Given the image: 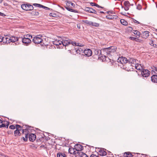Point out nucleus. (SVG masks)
Instances as JSON below:
<instances>
[{
    "mask_svg": "<svg viewBox=\"0 0 157 157\" xmlns=\"http://www.w3.org/2000/svg\"><path fill=\"white\" fill-rule=\"evenodd\" d=\"M62 41L63 42V45H64L66 49H67L68 51H71V50H72V48H70L71 47L74 48V46H80L79 45L78 43L73 42L71 40H69L68 38L65 37H63Z\"/></svg>",
    "mask_w": 157,
    "mask_h": 157,
    "instance_id": "f257e3e1",
    "label": "nucleus"
},
{
    "mask_svg": "<svg viewBox=\"0 0 157 157\" xmlns=\"http://www.w3.org/2000/svg\"><path fill=\"white\" fill-rule=\"evenodd\" d=\"M67 6H65L64 7L68 11L78 13V11L77 10H75L72 9L73 8L75 7V5L73 3L67 0L65 1Z\"/></svg>",
    "mask_w": 157,
    "mask_h": 157,
    "instance_id": "f03ea898",
    "label": "nucleus"
},
{
    "mask_svg": "<svg viewBox=\"0 0 157 157\" xmlns=\"http://www.w3.org/2000/svg\"><path fill=\"white\" fill-rule=\"evenodd\" d=\"M21 6L23 10L26 11H32L34 8L33 5L27 2H25V3L22 4Z\"/></svg>",
    "mask_w": 157,
    "mask_h": 157,
    "instance_id": "7ed1b4c3",
    "label": "nucleus"
},
{
    "mask_svg": "<svg viewBox=\"0 0 157 157\" xmlns=\"http://www.w3.org/2000/svg\"><path fill=\"white\" fill-rule=\"evenodd\" d=\"M117 48L115 46H111L109 48H104L103 49V50L106 52L107 55H109L111 53L114 52L116 51Z\"/></svg>",
    "mask_w": 157,
    "mask_h": 157,
    "instance_id": "20e7f679",
    "label": "nucleus"
},
{
    "mask_svg": "<svg viewBox=\"0 0 157 157\" xmlns=\"http://www.w3.org/2000/svg\"><path fill=\"white\" fill-rule=\"evenodd\" d=\"M42 36L37 35L34 37L33 39V41L36 44L41 43L43 40L41 38Z\"/></svg>",
    "mask_w": 157,
    "mask_h": 157,
    "instance_id": "39448f33",
    "label": "nucleus"
},
{
    "mask_svg": "<svg viewBox=\"0 0 157 157\" xmlns=\"http://www.w3.org/2000/svg\"><path fill=\"white\" fill-rule=\"evenodd\" d=\"M53 44L56 45L57 48H62L64 45H63V42L62 41L55 40L53 42Z\"/></svg>",
    "mask_w": 157,
    "mask_h": 157,
    "instance_id": "423d86ee",
    "label": "nucleus"
},
{
    "mask_svg": "<svg viewBox=\"0 0 157 157\" xmlns=\"http://www.w3.org/2000/svg\"><path fill=\"white\" fill-rule=\"evenodd\" d=\"M128 63L131 64V66L132 67H134V65L137 63H139V61L137 60L134 59L132 58H129L128 59Z\"/></svg>",
    "mask_w": 157,
    "mask_h": 157,
    "instance_id": "0eeeda50",
    "label": "nucleus"
},
{
    "mask_svg": "<svg viewBox=\"0 0 157 157\" xmlns=\"http://www.w3.org/2000/svg\"><path fill=\"white\" fill-rule=\"evenodd\" d=\"M31 127L28 126L25 128L22 129V133L25 135V137H27V139L29 137V135H30V131H29V128Z\"/></svg>",
    "mask_w": 157,
    "mask_h": 157,
    "instance_id": "6e6552de",
    "label": "nucleus"
},
{
    "mask_svg": "<svg viewBox=\"0 0 157 157\" xmlns=\"http://www.w3.org/2000/svg\"><path fill=\"white\" fill-rule=\"evenodd\" d=\"M84 11L89 13H94L98 15L97 11H96L94 9L88 7H85L83 9Z\"/></svg>",
    "mask_w": 157,
    "mask_h": 157,
    "instance_id": "1a4fd4ad",
    "label": "nucleus"
},
{
    "mask_svg": "<svg viewBox=\"0 0 157 157\" xmlns=\"http://www.w3.org/2000/svg\"><path fill=\"white\" fill-rule=\"evenodd\" d=\"M117 61L122 64L128 63V59L125 57H121L118 59Z\"/></svg>",
    "mask_w": 157,
    "mask_h": 157,
    "instance_id": "9d476101",
    "label": "nucleus"
},
{
    "mask_svg": "<svg viewBox=\"0 0 157 157\" xmlns=\"http://www.w3.org/2000/svg\"><path fill=\"white\" fill-rule=\"evenodd\" d=\"M94 54L97 56V58L99 59L100 58L101 59V57L103 58V56H100L101 55V51L100 49L98 48H96L94 49Z\"/></svg>",
    "mask_w": 157,
    "mask_h": 157,
    "instance_id": "9b49d317",
    "label": "nucleus"
},
{
    "mask_svg": "<svg viewBox=\"0 0 157 157\" xmlns=\"http://www.w3.org/2000/svg\"><path fill=\"white\" fill-rule=\"evenodd\" d=\"M141 72L142 76L145 77L149 76L150 73V71L147 69H143Z\"/></svg>",
    "mask_w": 157,
    "mask_h": 157,
    "instance_id": "f8f14e48",
    "label": "nucleus"
},
{
    "mask_svg": "<svg viewBox=\"0 0 157 157\" xmlns=\"http://www.w3.org/2000/svg\"><path fill=\"white\" fill-rule=\"evenodd\" d=\"M74 147L77 152H81V151L83 149V146L78 144L75 145Z\"/></svg>",
    "mask_w": 157,
    "mask_h": 157,
    "instance_id": "ddd939ff",
    "label": "nucleus"
},
{
    "mask_svg": "<svg viewBox=\"0 0 157 157\" xmlns=\"http://www.w3.org/2000/svg\"><path fill=\"white\" fill-rule=\"evenodd\" d=\"M84 54L88 57L92 55V52L90 49H85L83 52Z\"/></svg>",
    "mask_w": 157,
    "mask_h": 157,
    "instance_id": "4468645a",
    "label": "nucleus"
},
{
    "mask_svg": "<svg viewBox=\"0 0 157 157\" xmlns=\"http://www.w3.org/2000/svg\"><path fill=\"white\" fill-rule=\"evenodd\" d=\"M72 50L74 51L75 50V52L77 53H78L79 54H81L83 52L84 50L82 49V48L80 47H78V49H77V48H72V47H71L70 48H72Z\"/></svg>",
    "mask_w": 157,
    "mask_h": 157,
    "instance_id": "2eb2a0df",
    "label": "nucleus"
},
{
    "mask_svg": "<svg viewBox=\"0 0 157 157\" xmlns=\"http://www.w3.org/2000/svg\"><path fill=\"white\" fill-rule=\"evenodd\" d=\"M33 6L36 7H37L39 8H42L44 9H45L46 10H50L51 9L43 6L40 4H38V3H33Z\"/></svg>",
    "mask_w": 157,
    "mask_h": 157,
    "instance_id": "dca6fc26",
    "label": "nucleus"
},
{
    "mask_svg": "<svg viewBox=\"0 0 157 157\" xmlns=\"http://www.w3.org/2000/svg\"><path fill=\"white\" fill-rule=\"evenodd\" d=\"M98 149L99 150H98V151L99 154L101 156H105L106 155L107 153L105 151L106 149L102 148H98Z\"/></svg>",
    "mask_w": 157,
    "mask_h": 157,
    "instance_id": "f3484780",
    "label": "nucleus"
},
{
    "mask_svg": "<svg viewBox=\"0 0 157 157\" xmlns=\"http://www.w3.org/2000/svg\"><path fill=\"white\" fill-rule=\"evenodd\" d=\"M22 40L23 43L25 44L26 45H28V44H29L31 42L30 39L27 38H23Z\"/></svg>",
    "mask_w": 157,
    "mask_h": 157,
    "instance_id": "a211bd4d",
    "label": "nucleus"
},
{
    "mask_svg": "<svg viewBox=\"0 0 157 157\" xmlns=\"http://www.w3.org/2000/svg\"><path fill=\"white\" fill-rule=\"evenodd\" d=\"M149 32L146 31L143 32L142 34V37L146 39L149 36Z\"/></svg>",
    "mask_w": 157,
    "mask_h": 157,
    "instance_id": "6ab92c4d",
    "label": "nucleus"
},
{
    "mask_svg": "<svg viewBox=\"0 0 157 157\" xmlns=\"http://www.w3.org/2000/svg\"><path fill=\"white\" fill-rule=\"evenodd\" d=\"M75 148H73L72 147H71L70 148H69L68 151L71 154H74V155H77L78 154L77 153V152L75 150Z\"/></svg>",
    "mask_w": 157,
    "mask_h": 157,
    "instance_id": "aec40b11",
    "label": "nucleus"
},
{
    "mask_svg": "<svg viewBox=\"0 0 157 157\" xmlns=\"http://www.w3.org/2000/svg\"><path fill=\"white\" fill-rule=\"evenodd\" d=\"M36 138V136L34 134L31 133L30 135H29V140L31 141H33Z\"/></svg>",
    "mask_w": 157,
    "mask_h": 157,
    "instance_id": "412c9836",
    "label": "nucleus"
},
{
    "mask_svg": "<svg viewBox=\"0 0 157 157\" xmlns=\"http://www.w3.org/2000/svg\"><path fill=\"white\" fill-rule=\"evenodd\" d=\"M28 126L26 125H23L22 126H21L18 124H16V130H20V131H21V130H22V129L21 128H25L27 127Z\"/></svg>",
    "mask_w": 157,
    "mask_h": 157,
    "instance_id": "4be33fe9",
    "label": "nucleus"
},
{
    "mask_svg": "<svg viewBox=\"0 0 157 157\" xmlns=\"http://www.w3.org/2000/svg\"><path fill=\"white\" fill-rule=\"evenodd\" d=\"M134 66V67L137 70L141 71L143 69V67H141L140 64H139V63H136V64H135Z\"/></svg>",
    "mask_w": 157,
    "mask_h": 157,
    "instance_id": "5701e85b",
    "label": "nucleus"
},
{
    "mask_svg": "<svg viewBox=\"0 0 157 157\" xmlns=\"http://www.w3.org/2000/svg\"><path fill=\"white\" fill-rule=\"evenodd\" d=\"M118 17L116 15H109L106 16V18L107 19H116Z\"/></svg>",
    "mask_w": 157,
    "mask_h": 157,
    "instance_id": "b1692460",
    "label": "nucleus"
},
{
    "mask_svg": "<svg viewBox=\"0 0 157 157\" xmlns=\"http://www.w3.org/2000/svg\"><path fill=\"white\" fill-rule=\"evenodd\" d=\"M151 80L153 82H157V75H153L151 77Z\"/></svg>",
    "mask_w": 157,
    "mask_h": 157,
    "instance_id": "393cba45",
    "label": "nucleus"
},
{
    "mask_svg": "<svg viewBox=\"0 0 157 157\" xmlns=\"http://www.w3.org/2000/svg\"><path fill=\"white\" fill-rule=\"evenodd\" d=\"M19 38L15 36H12L11 37H10V42H14L18 40Z\"/></svg>",
    "mask_w": 157,
    "mask_h": 157,
    "instance_id": "a878e982",
    "label": "nucleus"
},
{
    "mask_svg": "<svg viewBox=\"0 0 157 157\" xmlns=\"http://www.w3.org/2000/svg\"><path fill=\"white\" fill-rule=\"evenodd\" d=\"M131 31L136 35V37H140V32L137 30H131Z\"/></svg>",
    "mask_w": 157,
    "mask_h": 157,
    "instance_id": "bb28decb",
    "label": "nucleus"
},
{
    "mask_svg": "<svg viewBox=\"0 0 157 157\" xmlns=\"http://www.w3.org/2000/svg\"><path fill=\"white\" fill-rule=\"evenodd\" d=\"M133 156V155L130 152H125L124 154V157H132Z\"/></svg>",
    "mask_w": 157,
    "mask_h": 157,
    "instance_id": "cd10ccee",
    "label": "nucleus"
},
{
    "mask_svg": "<svg viewBox=\"0 0 157 157\" xmlns=\"http://www.w3.org/2000/svg\"><path fill=\"white\" fill-rule=\"evenodd\" d=\"M77 153L80 157H88L86 154L82 152H77Z\"/></svg>",
    "mask_w": 157,
    "mask_h": 157,
    "instance_id": "c85d7f7f",
    "label": "nucleus"
},
{
    "mask_svg": "<svg viewBox=\"0 0 157 157\" xmlns=\"http://www.w3.org/2000/svg\"><path fill=\"white\" fill-rule=\"evenodd\" d=\"M33 11L30 13L32 16H38L39 13L36 10H33Z\"/></svg>",
    "mask_w": 157,
    "mask_h": 157,
    "instance_id": "c756f323",
    "label": "nucleus"
},
{
    "mask_svg": "<svg viewBox=\"0 0 157 157\" xmlns=\"http://www.w3.org/2000/svg\"><path fill=\"white\" fill-rule=\"evenodd\" d=\"M90 5L92 6H96L99 8L103 9L104 8L103 7H102L101 6H100L98 5L97 4L95 3L94 2H90Z\"/></svg>",
    "mask_w": 157,
    "mask_h": 157,
    "instance_id": "7c9ffc66",
    "label": "nucleus"
},
{
    "mask_svg": "<svg viewBox=\"0 0 157 157\" xmlns=\"http://www.w3.org/2000/svg\"><path fill=\"white\" fill-rule=\"evenodd\" d=\"M57 157H66V155L63 153L59 152L57 155Z\"/></svg>",
    "mask_w": 157,
    "mask_h": 157,
    "instance_id": "2f4dec72",
    "label": "nucleus"
},
{
    "mask_svg": "<svg viewBox=\"0 0 157 157\" xmlns=\"http://www.w3.org/2000/svg\"><path fill=\"white\" fill-rule=\"evenodd\" d=\"M20 131V130H16L14 131V134L15 136H20L21 134Z\"/></svg>",
    "mask_w": 157,
    "mask_h": 157,
    "instance_id": "473e14b6",
    "label": "nucleus"
},
{
    "mask_svg": "<svg viewBox=\"0 0 157 157\" xmlns=\"http://www.w3.org/2000/svg\"><path fill=\"white\" fill-rule=\"evenodd\" d=\"M120 22L123 25H128V22L124 19H121Z\"/></svg>",
    "mask_w": 157,
    "mask_h": 157,
    "instance_id": "72a5a7b5",
    "label": "nucleus"
},
{
    "mask_svg": "<svg viewBox=\"0 0 157 157\" xmlns=\"http://www.w3.org/2000/svg\"><path fill=\"white\" fill-rule=\"evenodd\" d=\"M82 22L88 25H91V21L87 20H83Z\"/></svg>",
    "mask_w": 157,
    "mask_h": 157,
    "instance_id": "f704fd0d",
    "label": "nucleus"
},
{
    "mask_svg": "<svg viewBox=\"0 0 157 157\" xmlns=\"http://www.w3.org/2000/svg\"><path fill=\"white\" fill-rule=\"evenodd\" d=\"M4 38H5V40L3 41V42H6V43L8 44L10 43V40H9L10 39V38H8L6 37H4Z\"/></svg>",
    "mask_w": 157,
    "mask_h": 157,
    "instance_id": "c9c22d12",
    "label": "nucleus"
},
{
    "mask_svg": "<svg viewBox=\"0 0 157 157\" xmlns=\"http://www.w3.org/2000/svg\"><path fill=\"white\" fill-rule=\"evenodd\" d=\"M3 121L0 119V128L2 127H6L5 124H3Z\"/></svg>",
    "mask_w": 157,
    "mask_h": 157,
    "instance_id": "e433bc0d",
    "label": "nucleus"
},
{
    "mask_svg": "<svg viewBox=\"0 0 157 157\" xmlns=\"http://www.w3.org/2000/svg\"><path fill=\"white\" fill-rule=\"evenodd\" d=\"M124 6H130L131 5L130 3L128 1H125L124 2Z\"/></svg>",
    "mask_w": 157,
    "mask_h": 157,
    "instance_id": "4c0bfd02",
    "label": "nucleus"
},
{
    "mask_svg": "<svg viewBox=\"0 0 157 157\" xmlns=\"http://www.w3.org/2000/svg\"><path fill=\"white\" fill-rule=\"evenodd\" d=\"M91 25L95 27H98L99 26V24L96 22H91Z\"/></svg>",
    "mask_w": 157,
    "mask_h": 157,
    "instance_id": "58836bf2",
    "label": "nucleus"
},
{
    "mask_svg": "<svg viewBox=\"0 0 157 157\" xmlns=\"http://www.w3.org/2000/svg\"><path fill=\"white\" fill-rule=\"evenodd\" d=\"M154 41L153 40H151L150 42L149 43V44L151 46H153L154 47H156L157 46V45L154 44Z\"/></svg>",
    "mask_w": 157,
    "mask_h": 157,
    "instance_id": "ea45409f",
    "label": "nucleus"
},
{
    "mask_svg": "<svg viewBox=\"0 0 157 157\" xmlns=\"http://www.w3.org/2000/svg\"><path fill=\"white\" fill-rule=\"evenodd\" d=\"M24 38H29L30 39H32V35H29V34H27L26 35H25L24 36Z\"/></svg>",
    "mask_w": 157,
    "mask_h": 157,
    "instance_id": "a19ab883",
    "label": "nucleus"
},
{
    "mask_svg": "<svg viewBox=\"0 0 157 157\" xmlns=\"http://www.w3.org/2000/svg\"><path fill=\"white\" fill-rule=\"evenodd\" d=\"M142 7L141 5L140 4H138L136 7V9L138 10H140L142 9Z\"/></svg>",
    "mask_w": 157,
    "mask_h": 157,
    "instance_id": "79ce46f5",
    "label": "nucleus"
},
{
    "mask_svg": "<svg viewBox=\"0 0 157 157\" xmlns=\"http://www.w3.org/2000/svg\"><path fill=\"white\" fill-rule=\"evenodd\" d=\"M9 128L11 129H14L16 128V125L14 126V125H10L9 126Z\"/></svg>",
    "mask_w": 157,
    "mask_h": 157,
    "instance_id": "37998d69",
    "label": "nucleus"
},
{
    "mask_svg": "<svg viewBox=\"0 0 157 157\" xmlns=\"http://www.w3.org/2000/svg\"><path fill=\"white\" fill-rule=\"evenodd\" d=\"M5 40V38L4 37H2V36H0V42H1Z\"/></svg>",
    "mask_w": 157,
    "mask_h": 157,
    "instance_id": "c03bdc74",
    "label": "nucleus"
},
{
    "mask_svg": "<svg viewBox=\"0 0 157 157\" xmlns=\"http://www.w3.org/2000/svg\"><path fill=\"white\" fill-rule=\"evenodd\" d=\"M40 148H43L44 149H46L47 147L46 146V145H41L40 146Z\"/></svg>",
    "mask_w": 157,
    "mask_h": 157,
    "instance_id": "a18cd8bd",
    "label": "nucleus"
},
{
    "mask_svg": "<svg viewBox=\"0 0 157 157\" xmlns=\"http://www.w3.org/2000/svg\"><path fill=\"white\" fill-rule=\"evenodd\" d=\"M138 37H136V38H135V41L136 42H141V40H140V39L138 38Z\"/></svg>",
    "mask_w": 157,
    "mask_h": 157,
    "instance_id": "49530a36",
    "label": "nucleus"
},
{
    "mask_svg": "<svg viewBox=\"0 0 157 157\" xmlns=\"http://www.w3.org/2000/svg\"><path fill=\"white\" fill-rule=\"evenodd\" d=\"M7 133L8 134H13V132L12 130H9L7 132Z\"/></svg>",
    "mask_w": 157,
    "mask_h": 157,
    "instance_id": "de8ad7c7",
    "label": "nucleus"
},
{
    "mask_svg": "<svg viewBox=\"0 0 157 157\" xmlns=\"http://www.w3.org/2000/svg\"><path fill=\"white\" fill-rule=\"evenodd\" d=\"M49 15L50 16H51V17H55V16L56 15V14L55 13H51L49 14Z\"/></svg>",
    "mask_w": 157,
    "mask_h": 157,
    "instance_id": "09e8293b",
    "label": "nucleus"
},
{
    "mask_svg": "<svg viewBox=\"0 0 157 157\" xmlns=\"http://www.w3.org/2000/svg\"><path fill=\"white\" fill-rule=\"evenodd\" d=\"M0 155L2 156V157H8L7 155H5L1 152H0Z\"/></svg>",
    "mask_w": 157,
    "mask_h": 157,
    "instance_id": "8fccbe9b",
    "label": "nucleus"
},
{
    "mask_svg": "<svg viewBox=\"0 0 157 157\" xmlns=\"http://www.w3.org/2000/svg\"><path fill=\"white\" fill-rule=\"evenodd\" d=\"M136 37H133L132 36H130L129 37V39L132 40H134L135 41Z\"/></svg>",
    "mask_w": 157,
    "mask_h": 157,
    "instance_id": "3c124183",
    "label": "nucleus"
},
{
    "mask_svg": "<svg viewBox=\"0 0 157 157\" xmlns=\"http://www.w3.org/2000/svg\"><path fill=\"white\" fill-rule=\"evenodd\" d=\"M125 6V7H124V10L125 11H127L129 10V6Z\"/></svg>",
    "mask_w": 157,
    "mask_h": 157,
    "instance_id": "603ef678",
    "label": "nucleus"
},
{
    "mask_svg": "<svg viewBox=\"0 0 157 157\" xmlns=\"http://www.w3.org/2000/svg\"><path fill=\"white\" fill-rule=\"evenodd\" d=\"M23 139L24 141H27V137H23L21 138V139Z\"/></svg>",
    "mask_w": 157,
    "mask_h": 157,
    "instance_id": "864d4df0",
    "label": "nucleus"
},
{
    "mask_svg": "<svg viewBox=\"0 0 157 157\" xmlns=\"http://www.w3.org/2000/svg\"><path fill=\"white\" fill-rule=\"evenodd\" d=\"M133 22L135 23H137V24H140V23L139 21H138L136 20L133 19Z\"/></svg>",
    "mask_w": 157,
    "mask_h": 157,
    "instance_id": "5fc2aeb1",
    "label": "nucleus"
},
{
    "mask_svg": "<svg viewBox=\"0 0 157 157\" xmlns=\"http://www.w3.org/2000/svg\"><path fill=\"white\" fill-rule=\"evenodd\" d=\"M90 157H98V156L92 154L91 155Z\"/></svg>",
    "mask_w": 157,
    "mask_h": 157,
    "instance_id": "6e6d98bb",
    "label": "nucleus"
},
{
    "mask_svg": "<svg viewBox=\"0 0 157 157\" xmlns=\"http://www.w3.org/2000/svg\"><path fill=\"white\" fill-rule=\"evenodd\" d=\"M9 125V122H7L6 123V124H5V125L6 126V127H5L6 128H8V126Z\"/></svg>",
    "mask_w": 157,
    "mask_h": 157,
    "instance_id": "4d7b16f0",
    "label": "nucleus"
},
{
    "mask_svg": "<svg viewBox=\"0 0 157 157\" xmlns=\"http://www.w3.org/2000/svg\"><path fill=\"white\" fill-rule=\"evenodd\" d=\"M9 125V122H7L6 123V124H5V125L6 126V127H5L6 128H8V126Z\"/></svg>",
    "mask_w": 157,
    "mask_h": 157,
    "instance_id": "13d9d810",
    "label": "nucleus"
},
{
    "mask_svg": "<svg viewBox=\"0 0 157 157\" xmlns=\"http://www.w3.org/2000/svg\"><path fill=\"white\" fill-rule=\"evenodd\" d=\"M98 14V15H99L100 13H104V12L102 11H101L100 12H97Z\"/></svg>",
    "mask_w": 157,
    "mask_h": 157,
    "instance_id": "bf43d9fd",
    "label": "nucleus"
},
{
    "mask_svg": "<svg viewBox=\"0 0 157 157\" xmlns=\"http://www.w3.org/2000/svg\"><path fill=\"white\" fill-rule=\"evenodd\" d=\"M113 11H112V12H111V11H108L107 12V13L109 15H110V13H113Z\"/></svg>",
    "mask_w": 157,
    "mask_h": 157,
    "instance_id": "052dcab7",
    "label": "nucleus"
},
{
    "mask_svg": "<svg viewBox=\"0 0 157 157\" xmlns=\"http://www.w3.org/2000/svg\"><path fill=\"white\" fill-rule=\"evenodd\" d=\"M154 68L153 69L155 71H157V67H154Z\"/></svg>",
    "mask_w": 157,
    "mask_h": 157,
    "instance_id": "680f3d73",
    "label": "nucleus"
},
{
    "mask_svg": "<svg viewBox=\"0 0 157 157\" xmlns=\"http://www.w3.org/2000/svg\"><path fill=\"white\" fill-rule=\"evenodd\" d=\"M0 16H2V17H5L6 16V15L4 13H2Z\"/></svg>",
    "mask_w": 157,
    "mask_h": 157,
    "instance_id": "e2e57ef3",
    "label": "nucleus"
},
{
    "mask_svg": "<svg viewBox=\"0 0 157 157\" xmlns=\"http://www.w3.org/2000/svg\"><path fill=\"white\" fill-rule=\"evenodd\" d=\"M4 5L5 6H8V4L7 3H4Z\"/></svg>",
    "mask_w": 157,
    "mask_h": 157,
    "instance_id": "0e129e2a",
    "label": "nucleus"
},
{
    "mask_svg": "<svg viewBox=\"0 0 157 157\" xmlns=\"http://www.w3.org/2000/svg\"><path fill=\"white\" fill-rule=\"evenodd\" d=\"M59 6L63 10H65L64 8L63 7H61V6Z\"/></svg>",
    "mask_w": 157,
    "mask_h": 157,
    "instance_id": "69168bd1",
    "label": "nucleus"
},
{
    "mask_svg": "<svg viewBox=\"0 0 157 157\" xmlns=\"http://www.w3.org/2000/svg\"><path fill=\"white\" fill-rule=\"evenodd\" d=\"M121 13V14L122 15H125L124 14V13H123V12H121V13Z\"/></svg>",
    "mask_w": 157,
    "mask_h": 157,
    "instance_id": "338daca9",
    "label": "nucleus"
},
{
    "mask_svg": "<svg viewBox=\"0 0 157 157\" xmlns=\"http://www.w3.org/2000/svg\"><path fill=\"white\" fill-rule=\"evenodd\" d=\"M146 7H145V8H144V10H145V9H146V8H147V5H146Z\"/></svg>",
    "mask_w": 157,
    "mask_h": 157,
    "instance_id": "774afa93",
    "label": "nucleus"
}]
</instances>
